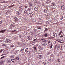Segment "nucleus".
I'll use <instances>...</instances> for the list:
<instances>
[{"instance_id":"39","label":"nucleus","mask_w":65,"mask_h":65,"mask_svg":"<svg viewBox=\"0 0 65 65\" xmlns=\"http://www.w3.org/2000/svg\"><path fill=\"white\" fill-rule=\"evenodd\" d=\"M4 55H6V54H2L1 55V56H3Z\"/></svg>"},{"instance_id":"37","label":"nucleus","mask_w":65,"mask_h":65,"mask_svg":"<svg viewBox=\"0 0 65 65\" xmlns=\"http://www.w3.org/2000/svg\"><path fill=\"white\" fill-rule=\"evenodd\" d=\"M56 41H58V42H60V43H62V42H60V41H59V40H56Z\"/></svg>"},{"instance_id":"59","label":"nucleus","mask_w":65,"mask_h":65,"mask_svg":"<svg viewBox=\"0 0 65 65\" xmlns=\"http://www.w3.org/2000/svg\"><path fill=\"white\" fill-rule=\"evenodd\" d=\"M46 10H45L44 11V12H45V13H46V11H45Z\"/></svg>"},{"instance_id":"11","label":"nucleus","mask_w":65,"mask_h":65,"mask_svg":"<svg viewBox=\"0 0 65 65\" xmlns=\"http://www.w3.org/2000/svg\"><path fill=\"white\" fill-rule=\"evenodd\" d=\"M14 21H18V19L17 17H15L14 18Z\"/></svg>"},{"instance_id":"43","label":"nucleus","mask_w":65,"mask_h":65,"mask_svg":"<svg viewBox=\"0 0 65 65\" xmlns=\"http://www.w3.org/2000/svg\"><path fill=\"white\" fill-rule=\"evenodd\" d=\"M3 64V63H2V62H0V65H2V64Z\"/></svg>"},{"instance_id":"19","label":"nucleus","mask_w":65,"mask_h":65,"mask_svg":"<svg viewBox=\"0 0 65 65\" xmlns=\"http://www.w3.org/2000/svg\"><path fill=\"white\" fill-rule=\"evenodd\" d=\"M10 57L12 58H14V55H12L10 56Z\"/></svg>"},{"instance_id":"36","label":"nucleus","mask_w":65,"mask_h":65,"mask_svg":"<svg viewBox=\"0 0 65 65\" xmlns=\"http://www.w3.org/2000/svg\"><path fill=\"white\" fill-rule=\"evenodd\" d=\"M60 47L59 46H58L57 47V49L58 50H60Z\"/></svg>"},{"instance_id":"48","label":"nucleus","mask_w":65,"mask_h":65,"mask_svg":"<svg viewBox=\"0 0 65 65\" xmlns=\"http://www.w3.org/2000/svg\"><path fill=\"white\" fill-rule=\"evenodd\" d=\"M24 7H25V8H27L28 7V6H24Z\"/></svg>"},{"instance_id":"14","label":"nucleus","mask_w":65,"mask_h":65,"mask_svg":"<svg viewBox=\"0 0 65 65\" xmlns=\"http://www.w3.org/2000/svg\"><path fill=\"white\" fill-rule=\"evenodd\" d=\"M53 35L54 37H57V34L55 33H54L53 34Z\"/></svg>"},{"instance_id":"22","label":"nucleus","mask_w":65,"mask_h":65,"mask_svg":"<svg viewBox=\"0 0 65 65\" xmlns=\"http://www.w3.org/2000/svg\"><path fill=\"white\" fill-rule=\"evenodd\" d=\"M62 33V31H61L58 34L59 35H61V33Z\"/></svg>"},{"instance_id":"9","label":"nucleus","mask_w":65,"mask_h":65,"mask_svg":"<svg viewBox=\"0 0 65 65\" xmlns=\"http://www.w3.org/2000/svg\"><path fill=\"white\" fill-rule=\"evenodd\" d=\"M6 32V30H4L0 31V33H4V32Z\"/></svg>"},{"instance_id":"40","label":"nucleus","mask_w":65,"mask_h":65,"mask_svg":"<svg viewBox=\"0 0 65 65\" xmlns=\"http://www.w3.org/2000/svg\"><path fill=\"white\" fill-rule=\"evenodd\" d=\"M52 46H53V45L51 44L50 47L51 48H52Z\"/></svg>"},{"instance_id":"13","label":"nucleus","mask_w":65,"mask_h":65,"mask_svg":"<svg viewBox=\"0 0 65 65\" xmlns=\"http://www.w3.org/2000/svg\"><path fill=\"white\" fill-rule=\"evenodd\" d=\"M31 10L32 9L30 8H28L27 9V10L28 11H31Z\"/></svg>"},{"instance_id":"63","label":"nucleus","mask_w":65,"mask_h":65,"mask_svg":"<svg viewBox=\"0 0 65 65\" xmlns=\"http://www.w3.org/2000/svg\"><path fill=\"white\" fill-rule=\"evenodd\" d=\"M44 39H43L41 40H44Z\"/></svg>"},{"instance_id":"28","label":"nucleus","mask_w":65,"mask_h":65,"mask_svg":"<svg viewBox=\"0 0 65 65\" xmlns=\"http://www.w3.org/2000/svg\"><path fill=\"white\" fill-rule=\"evenodd\" d=\"M25 49L24 48H22L21 50V51H23Z\"/></svg>"},{"instance_id":"26","label":"nucleus","mask_w":65,"mask_h":65,"mask_svg":"<svg viewBox=\"0 0 65 65\" xmlns=\"http://www.w3.org/2000/svg\"><path fill=\"white\" fill-rule=\"evenodd\" d=\"M36 24H37L38 25H40L41 24V23H36Z\"/></svg>"},{"instance_id":"27","label":"nucleus","mask_w":65,"mask_h":65,"mask_svg":"<svg viewBox=\"0 0 65 65\" xmlns=\"http://www.w3.org/2000/svg\"><path fill=\"white\" fill-rule=\"evenodd\" d=\"M44 35L45 37H47V34H45Z\"/></svg>"},{"instance_id":"64","label":"nucleus","mask_w":65,"mask_h":65,"mask_svg":"<svg viewBox=\"0 0 65 65\" xmlns=\"http://www.w3.org/2000/svg\"><path fill=\"white\" fill-rule=\"evenodd\" d=\"M61 48H62V46H61Z\"/></svg>"},{"instance_id":"3","label":"nucleus","mask_w":65,"mask_h":65,"mask_svg":"<svg viewBox=\"0 0 65 65\" xmlns=\"http://www.w3.org/2000/svg\"><path fill=\"white\" fill-rule=\"evenodd\" d=\"M11 61L12 62H14V63H16L17 62V61H16V60H15V59H11Z\"/></svg>"},{"instance_id":"49","label":"nucleus","mask_w":65,"mask_h":65,"mask_svg":"<svg viewBox=\"0 0 65 65\" xmlns=\"http://www.w3.org/2000/svg\"><path fill=\"white\" fill-rule=\"evenodd\" d=\"M14 38L15 39H17L18 38V37H14Z\"/></svg>"},{"instance_id":"7","label":"nucleus","mask_w":65,"mask_h":65,"mask_svg":"<svg viewBox=\"0 0 65 65\" xmlns=\"http://www.w3.org/2000/svg\"><path fill=\"white\" fill-rule=\"evenodd\" d=\"M16 13L18 15H20V14H21V13L19 11H16Z\"/></svg>"},{"instance_id":"57","label":"nucleus","mask_w":65,"mask_h":65,"mask_svg":"<svg viewBox=\"0 0 65 65\" xmlns=\"http://www.w3.org/2000/svg\"><path fill=\"white\" fill-rule=\"evenodd\" d=\"M60 37H63V36L62 35H61Z\"/></svg>"},{"instance_id":"60","label":"nucleus","mask_w":65,"mask_h":65,"mask_svg":"<svg viewBox=\"0 0 65 65\" xmlns=\"http://www.w3.org/2000/svg\"><path fill=\"white\" fill-rule=\"evenodd\" d=\"M2 23V22L1 21H0V24H1Z\"/></svg>"},{"instance_id":"41","label":"nucleus","mask_w":65,"mask_h":65,"mask_svg":"<svg viewBox=\"0 0 65 65\" xmlns=\"http://www.w3.org/2000/svg\"><path fill=\"white\" fill-rule=\"evenodd\" d=\"M16 59H17V60H19V57H16Z\"/></svg>"},{"instance_id":"21","label":"nucleus","mask_w":65,"mask_h":65,"mask_svg":"<svg viewBox=\"0 0 65 65\" xmlns=\"http://www.w3.org/2000/svg\"><path fill=\"white\" fill-rule=\"evenodd\" d=\"M11 28H12L14 27V25H13L11 24Z\"/></svg>"},{"instance_id":"46","label":"nucleus","mask_w":65,"mask_h":65,"mask_svg":"<svg viewBox=\"0 0 65 65\" xmlns=\"http://www.w3.org/2000/svg\"><path fill=\"white\" fill-rule=\"evenodd\" d=\"M2 51H3V50L2 49L0 50V53H1V52Z\"/></svg>"},{"instance_id":"1","label":"nucleus","mask_w":65,"mask_h":65,"mask_svg":"<svg viewBox=\"0 0 65 65\" xmlns=\"http://www.w3.org/2000/svg\"><path fill=\"white\" fill-rule=\"evenodd\" d=\"M23 10V8L22 6H20L19 8V10L20 11H21Z\"/></svg>"},{"instance_id":"58","label":"nucleus","mask_w":65,"mask_h":65,"mask_svg":"<svg viewBox=\"0 0 65 65\" xmlns=\"http://www.w3.org/2000/svg\"><path fill=\"white\" fill-rule=\"evenodd\" d=\"M37 39H34V40H33V41H35Z\"/></svg>"},{"instance_id":"25","label":"nucleus","mask_w":65,"mask_h":65,"mask_svg":"<svg viewBox=\"0 0 65 65\" xmlns=\"http://www.w3.org/2000/svg\"><path fill=\"white\" fill-rule=\"evenodd\" d=\"M28 5H29V6H32V4L31 3H29L28 4Z\"/></svg>"},{"instance_id":"52","label":"nucleus","mask_w":65,"mask_h":65,"mask_svg":"<svg viewBox=\"0 0 65 65\" xmlns=\"http://www.w3.org/2000/svg\"><path fill=\"white\" fill-rule=\"evenodd\" d=\"M11 47H14V46L13 45H12L11 46Z\"/></svg>"},{"instance_id":"56","label":"nucleus","mask_w":65,"mask_h":65,"mask_svg":"<svg viewBox=\"0 0 65 65\" xmlns=\"http://www.w3.org/2000/svg\"><path fill=\"white\" fill-rule=\"evenodd\" d=\"M38 20L39 21H41V19L40 18H39Z\"/></svg>"},{"instance_id":"61","label":"nucleus","mask_w":65,"mask_h":65,"mask_svg":"<svg viewBox=\"0 0 65 65\" xmlns=\"http://www.w3.org/2000/svg\"><path fill=\"white\" fill-rule=\"evenodd\" d=\"M53 9V11H55V10H53V9Z\"/></svg>"},{"instance_id":"32","label":"nucleus","mask_w":65,"mask_h":65,"mask_svg":"<svg viewBox=\"0 0 65 65\" xmlns=\"http://www.w3.org/2000/svg\"><path fill=\"white\" fill-rule=\"evenodd\" d=\"M5 58V56H3V57H2L1 58V59H3V58Z\"/></svg>"},{"instance_id":"29","label":"nucleus","mask_w":65,"mask_h":65,"mask_svg":"<svg viewBox=\"0 0 65 65\" xmlns=\"http://www.w3.org/2000/svg\"><path fill=\"white\" fill-rule=\"evenodd\" d=\"M43 45L45 46H46V43H44L43 44Z\"/></svg>"},{"instance_id":"20","label":"nucleus","mask_w":65,"mask_h":65,"mask_svg":"<svg viewBox=\"0 0 65 65\" xmlns=\"http://www.w3.org/2000/svg\"><path fill=\"white\" fill-rule=\"evenodd\" d=\"M43 65H46V62H44L43 63Z\"/></svg>"},{"instance_id":"53","label":"nucleus","mask_w":65,"mask_h":65,"mask_svg":"<svg viewBox=\"0 0 65 65\" xmlns=\"http://www.w3.org/2000/svg\"><path fill=\"white\" fill-rule=\"evenodd\" d=\"M42 42H46V40H44V41H42Z\"/></svg>"},{"instance_id":"18","label":"nucleus","mask_w":65,"mask_h":65,"mask_svg":"<svg viewBox=\"0 0 65 65\" xmlns=\"http://www.w3.org/2000/svg\"><path fill=\"white\" fill-rule=\"evenodd\" d=\"M37 28L38 29H41V26H39Z\"/></svg>"},{"instance_id":"23","label":"nucleus","mask_w":65,"mask_h":65,"mask_svg":"<svg viewBox=\"0 0 65 65\" xmlns=\"http://www.w3.org/2000/svg\"><path fill=\"white\" fill-rule=\"evenodd\" d=\"M8 63H9V64L11 63V61L9 60L7 61Z\"/></svg>"},{"instance_id":"31","label":"nucleus","mask_w":65,"mask_h":65,"mask_svg":"<svg viewBox=\"0 0 65 65\" xmlns=\"http://www.w3.org/2000/svg\"><path fill=\"white\" fill-rule=\"evenodd\" d=\"M31 51H29L28 53V54H29V55H31Z\"/></svg>"},{"instance_id":"38","label":"nucleus","mask_w":65,"mask_h":65,"mask_svg":"<svg viewBox=\"0 0 65 65\" xmlns=\"http://www.w3.org/2000/svg\"><path fill=\"white\" fill-rule=\"evenodd\" d=\"M53 43H54V44H56V42L55 41Z\"/></svg>"},{"instance_id":"33","label":"nucleus","mask_w":65,"mask_h":65,"mask_svg":"<svg viewBox=\"0 0 65 65\" xmlns=\"http://www.w3.org/2000/svg\"><path fill=\"white\" fill-rule=\"evenodd\" d=\"M57 45H56V46H55V47H54V49L55 50H56V47H57Z\"/></svg>"},{"instance_id":"24","label":"nucleus","mask_w":65,"mask_h":65,"mask_svg":"<svg viewBox=\"0 0 65 65\" xmlns=\"http://www.w3.org/2000/svg\"><path fill=\"white\" fill-rule=\"evenodd\" d=\"M21 41L22 42H25L26 41L25 40H22Z\"/></svg>"},{"instance_id":"42","label":"nucleus","mask_w":65,"mask_h":65,"mask_svg":"<svg viewBox=\"0 0 65 65\" xmlns=\"http://www.w3.org/2000/svg\"><path fill=\"white\" fill-rule=\"evenodd\" d=\"M14 6V4L12 5H11V7H13V6Z\"/></svg>"},{"instance_id":"54","label":"nucleus","mask_w":65,"mask_h":65,"mask_svg":"<svg viewBox=\"0 0 65 65\" xmlns=\"http://www.w3.org/2000/svg\"><path fill=\"white\" fill-rule=\"evenodd\" d=\"M51 5H52V6H54V5L53 4H51Z\"/></svg>"},{"instance_id":"51","label":"nucleus","mask_w":65,"mask_h":65,"mask_svg":"<svg viewBox=\"0 0 65 65\" xmlns=\"http://www.w3.org/2000/svg\"><path fill=\"white\" fill-rule=\"evenodd\" d=\"M2 46L3 47H4L5 46V44H3L2 45Z\"/></svg>"},{"instance_id":"47","label":"nucleus","mask_w":65,"mask_h":65,"mask_svg":"<svg viewBox=\"0 0 65 65\" xmlns=\"http://www.w3.org/2000/svg\"><path fill=\"white\" fill-rule=\"evenodd\" d=\"M3 37H1V39H3Z\"/></svg>"},{"instance_id":"30","label":"nucleus","mask_w":65,"mask_h":65,"mask_svg":"<svg viewBox=\"0 0 65 65\" xmlns=\"http://www.w3.org/2000/svg\"><path fill=\"white\" fill-rule=\"evenodd\" d=\"M1 62H2V63H4V60H3L1 61Z\"/></svg>"},{"instance_id":"35","label":"nucleus","mask_w":65,"mask_h":65,"mask_svg":"<svg viewBox=\"0 0 65 65\" xmlns=\"http://www.w3.org/2000/svg\"><path fill=\"white\" fill-rule=\"evenodd\" d=\"M7 2H5V1H4L3 2H1V3H6Z\"/></svg>"},{"instance_id":"12","label":"nucleus","mask_w":65,"mask_h":65,"mask_svg":"<svg viewBox=\"0 0 65 65\" xmlns=\"http://www.w3.org/2000/svg\"><path fill=\"white\" fill-rule=\"evenodd\" d=\"M34 9L35 11H37V10H38V7H36L34 8Z\"/></svg>"},{"instance_id":"8","label":"nucleus","mask_w":65,"mask_h":65,"mask_svg":"<svg viewBox=\"0 0 65 65\" xmlns=\"http://www.w3.org/2000/svg\"><path fill=\"white\" fill-rule=\"evenodd\" d=\"M61 9L64 10H65V8L64 6H62L61 7Z\"/></svg>"},{"instance_id":"15","label":"nucleus","mask_w":65,"mask_h":65,"mask_svg":"<svg viewBox=\"0 0 65 65\" xmlns=\"http://www.w3.org/2000/svg\"><path fill=\"white\" fill-rule=\"evenodd\" d=\"M24 12L25 14H27V10H25Z\"/></svg>"},{"instance_id":"44","label":"nucleus","mask_w":65,"mask_h":65,"mask_svg":"<svg viewBox=\"0 0 65 65\" xmlns=\"http://www.w3.org/2000/svg\"><path fill=\"white\" fill-rule=\"evenodd\" d=\"M54 60H55V59H52V62H53V61H54Z\"/></svg>"},{"instance_id":"17","label":"nucleus","mask_w":65,"mask_h":65,"mask_svg":"<svg viewBox=\"0 0 65 65\" xmlns=\"http://www.w3.org/2000/svg\"><path fill=\"white\" fill-rule=\"evenodd\" d=\"M28 48H26L25 49V52H26V53H27V52H28Z\"/></svg>"},{"instance_id":"5","label":"nucleus","mask_w":65,"mask_h":65,"mask_svg":"<svg viewBox=\"0 0 65 65\" xmlns=\"http://www.w3.org/2000/svg\"><path fill=\"white\" fill-rule=\"evenodd\" d=\"M29 16L30 17H33V15L32 13H30L29 14Z\"/></svg>"},{"instance_id":"4","label":"nucleus","mask_w":65,"mask_h":65,"mask_svg":"<svg viewBox=\"0 0 65 65\" xmlns=\"http://www.w3.org/2000/svg\"><path fill=\"white\" fill-rule=\"evenodd\" d=\"M6 40L8 42H9V43H10L11 42V41L10 40H9V39H7Z\"/></svg>"},{"instance_id":"50","label":"nucleus","mask_w":65,"mask_h":65,"mask_svg":"<svg viewBox=\"0 0 65 65\" xmlns=\"http://www.w3.org/2000/svg\"><path fill=\"white\" fill-rule=\"evenodd\" d=\"M15 31H16V30H14L12 31V33H14V32H15Z\"/></svg>"},{"instance_id":"34","label":"nucleus","mask_w":65,"mask_h":65,"mask_svg":"<svg viewBox=\"0 0 65 65\" xmlns=\"http://www.w3.org/2000/svg\"><path fill=\"white\" fill-rule=\"evenodd\" d=\"M47 30H48V29H47V28H46V29H45V30L44 31V32L46 31H47Z\"/></svg>"},{"instance_id":"62","label":"nucleus","mask_w":65,"mask_h":65,"mask_svg":"<svg viewBox=\"0 0 65 65\" xmlns=\"http://www.w3.org/2000/svg\"><path fill=\"white\" fill-rule=\"evenodd\" d=\"M48 43H50V41H48Z\"/></svg>"},{"instance_id":"2","label":"nucleus","mask_w":65,"mask_h":65,"mask_svg":"<svg viewBox=\"0 0 65 65\" xmlns=\"http://www.w3.org/2000/svg\"><path fill=\"white\" fill-rule=\"evenodd\" d=\"M27 39H28V40H31V39H32V37H31V36H28L27 37Z\"/></svg>"},{"instance_id":"16","label":"nucleus","mask_w":65,"mask_h":65,"mask_svg":"<svg viewBox=\"0 0 65 65\" xmlns=\"http://www.w3.org/2000/svg\"><path fill=\"white\" fill-rule=\"evenodd\" d=\"M56 61L57 62H60V59H57V60Z\"/></svg>"},{"instance_id":"45","label":"nucleus","mask_w":65,"mask_h":65,"mask_svg":"<svg viewBox=\"0 0 65 65\" xmlns=\"http://www.w3.org/2000/svg\"><path fill=\"white\" fill-rule=\"evenodd\" d=\"M34 50H36V47H34Z\"/></svg>"},{"instance_id":"55","label":"nucleus","mask_w":65,"mask_h":65,"mask_svg":"<svg viewBox=\"0 0 65 65\" xmlns=\"http://www.w3.org/2000/svg\"><path fill=\"white\" fill-rule=\"evenodd\" d=\"M51 60L52 59H51V58H50L49 59V61H51Z\"/></svg>"},{"instance_id":"10","label":"nucleus","mask_w":65,"mask_h":65,"mask_svg":"<svg viewBox=\"0 0 65 65\" xmlns=\"http://www.w3.org/2000/svg\"><path fill=\"white\" fill-rule=\"evenodd\" d=\"M38 58L39 59H42V56L41 55H39L38 56Z\"/></svg>"},{"instance_id":"6","label":"nucleus","mask_w":65,"mask_h":65,"mask_svg":"<svg viewBox=\"0 0 65 65\" xmlns=\"http://www.w3.org/2000/svg\"><path fill=\"white\" fill-rule=\"evenodd\" d=\"M60 20H62L64 18V16L63 15H60Z\"/></svg>"}]
</instances>
